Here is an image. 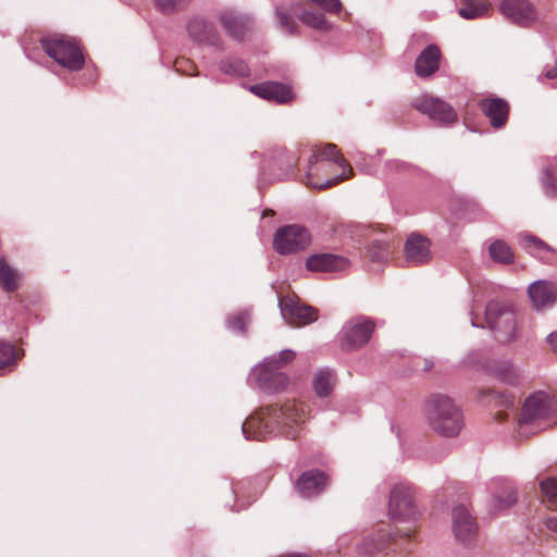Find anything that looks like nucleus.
I'll list each match as a JSON object with an SVG mask.
<instances>
[{"instance_id": "obj_1", "label": "nucleus", "mask_w": 557, "mask_h": 557, "mask_svg": "<svg viewBox=\"0 0 557 557\" xmlns=\"http://www.w3.org/2000/svg\"><path fill=\"white\" fill-rule=\"evenodd\" d=\"M388 515L395 522H405L404 529L380 524L359 545V552L372 555L384 550H405V543H409L417 532L416 521L419 512L414 505L412 490L404 484L395 485L391 491Z\"/></svg>"}, {"instance_id": "obj_2", "label": "nucleus", "mask_w": 557, "mask_h": 557, "mask_svg": "<svg viewBox=\"0 0 557 557\" xmlns=\"http://www.w3.org/2000/svg\"><path fill=\"white\" fill-rule=\"evenodd\" d=\"M309 412V406L297 399L281 406L272 405L249 417L243 423V433L248 440L261 441L276 430L287 438L296 440Z\"/></svg>"}, {"instance_id": "obj_3", "label": "nucleus", "mask_w": 557, "mask_h": 557, "mask_svg": "<svg viewBox=\"0 0 557 557\" xmlns=\"http://www.w3.org/2000/svg\"><path fill=\"white\" fill-rule=\"evenodd\" d=\"M424 416L429 428L445 437L457 436L465 425L461 408L444 394H433L425 400Z\"/></svg>"}, {"instance_id": "obj_4", "label": "nucleus", "mask_w": 557, "mask_h": 557, "mask_svg": "<svg viewBox=\"0 0 557 557\" xmlns=\"http://www.w3.org/2000/svg\"><path fill=\"white\" fill-rule=\"evenodd\" d=\"M309 170L311 173L327 172L329 170L332 172L330 178L315 185L319 189L331 188L350 178L354 174L352 168L338 147L330 141L313 146L309 159Z\"/></svg>"}, {"instance_id": "obj_5", "label": "nucleus", "mask_w": 557, "mask_h": 557, "mask_svg": "<svg viewBox=\"0 0 557 557\" xmlns=\"http://www.w3.org/2000/svg\"><path fill=\"white\" fill-rule=\"evenodd\" d=\"M519 432L527 435L524 428L546 429L557 423V400L544 392L530 395L521 407L517 420Z\"/></svg>"}, {"instance_id": "obj_6", "label": "nucleus", "mask_w": 557, "mask_h": 557, "mask_svg": "<svg viewBox=\"0 0 557 557\" xmlns=\"http://www.w3.org/2000/svg\"><path fill=\"white\" fill-rule=\"evenodd\" d=\"M42 50L61 66L78 71L84 66L85 58L78 44L64 35H53L40 40Z\"/></svg>"}, {"instance_id": "obj_7", "label": "nucleus", "mask_w": 557, "mask_h": 557, "mask_svg": "<svg viewBox=\"0 0 557 557\" xmlns=\"http://www.w3.org/2000/svg\"><path fill=\"white\" fill-rule=\"evenodd\" d=\"M481 326L484 327L483 324ZM485 326L493 332L497 342L510 343L517 336L516 313L508 306L491 301L485 309Z\"/></svg>"}, {"instance_id": "obj_8", "label": "nucleus", "mask_w": 557, "mask_h": 557, "mask_svg": "<svg viewBox=\"0 0 557 557\" xmlns=\"http://www.w3.org/2000/svg\"><path fill=\"white\" fill-rule=\"evenodd\" d=\"M412 108L438 124L451 125L458 120L457 112L448 102L431 95L416 98Z\"/></svg>"}, {"instance_id": "obj_9", "label": "nucleus", "mask_w": 557, "mask_h": 557, "mask_svg": "<svg viewBox=\"0 0 557 557\" xmlns=\"http://www.w3.org/2000/svg\"><path fill=\"white\" fill-rule=\"evenodd\" d=\"M310 240L311 237L307 228L294 224L277 230L273 245L277 252L285 255L304 250L309 246Z\"/></svg>"}, {"instance_id": "obj_10", "label": "nucleus", "mask_w": 557, "mask_h": 557, "mask_svg": "<svg viewBox=\"0 0 557 557\" xmlns=\"http://www.w3.org/2000/svg\"><path fill=\"white\" fill-rule=\"evenodd\" d=\"M374 329L375 324L364 317L351 319L343 329L342 349L351 351L361 348L369 342Z\"/></svg>"}, {"instance_id": "obj_11", "label": "nucleus", "mask_w": 557, "mask_h": 557, "mask_svg": "<svg viewBox=\"0 0 557 557\" xmlns=\"http://www.w3.org/2000/svg\"><path fill=\"white\" fill-rule=\"evenodd\" d=\"M280 308L283 318L290 325L302 326L318 319V310L311 306L300 304L296 295L281 297Z\"/></svg>"}, {"instance_id": "obj_12", "label": "nucleus", "mask_w": 557, "mask_h": 557, "mask_svg": "<svg viewBox=\"0 0 557 557\" xmlns=\"http://www.w3.org/2000/svg\"><path fill=\"white\" fill-rule=\"evenodd\" d=\"M274 361H264L252 370L257 386L267 393H281L289 384L288 376L273 367Z\"/></svg>"}, {"instance_id": "obj_13", "label": "nucleus", "mask_w": 557, "mask_h": 557, "mask_svg": "<svg viewBox=\"0 0 557 557\" xmlns=\"http://www.w3.org/2000/svg\"><path fill=\"white\" fill-rule=\"evenodd\" d=\"M502 14L510 22L527 26L537 18V12L530 0H502Z\"/></svg>"}, {"instance_id": "obj_14", "label": "nucleus", "mask_w": 557, "mask_h": 557, "mask_svg": "<svg viewBox=\"0 0 557 557\" xmlns=\"http://www.w3.org/2000/svg\"><path fill=\"white\" fill-rule=\"evenodd\" d=\"M404 255L411 265H422L432 259L431 242L419 234H411L405 244Z\"/></svg>"}, {"instance_id": "obj_15", "label": "nucleus", "mask_w": 557, "mask_h": 557, "mask_svg": "<svg viewBox=\"0 0 557 557\" xmlns=\"http://www.w3.org/2000/svg\"><path fill=\"white\" fill-rule=\"evenodd\" d=\"M249 90L265 100L288 103L294 95L289 86L277 82H264L249 87Z\"/></svg>"}, {"instance_id": "obj_16", "label": "nucleus", "mask_w": 557, "mask_h": 557, "mask_svg": "<svg viewBox=\"0 0 557 557\" xmlns=\"http://www.w3.org/2000/svg\"><path fill=\"white\" fill-rule=\"evenodd\" d=\"M329 483L324 472L319 470H310L304 472L296 482L297 492L306 498L322 493Z\"/></svg>"}, {"instance_id": "obj_17", "label": "nucleus", "mask_w": 557, "mask_h": 557, "mask_svg": "<svg viewBox=\"0 0 557 557\" xmlns=\"http://www.w3.org/2000/svg\"><path fill=\"white\" fill-rule=\"evenodd\" d=\"M349 262L344 257L333 253H317L306 261V268L311 272H337L348 268Z\"/></svg>"}, {"instance_id": "obj_18", "label": "nucleus", "mask_w": 557, "mask_h": 557, "mask_svg": "<svg viewBox=\"0 0 557 557\" xmlns=\"http://www.w3.org/2000/svg\"><path fill=\"white\" fill-rule=\"evenodd\" d=\"M528 293L535 308L549 307L557 299V284L549 281H537L529 286Z\"/></svg>"}, {"instance_id": "obj_19", "label": "nucleus", "mask_w": 557, "mask_h": 557, "mask_svg": "<svg viewBox=\"0 0 557 557\" xmlns=\"http://www.w3.org/2000/svg\"><path fill=\"white\" fill-rule=\"evenodd\" d=\"M453 531L461 541L470 540L478 531L474 518L465 506H456L453 509Z\"/></svg>"}, {"instance_id": "obj_20", "label": "nucleus", "mask_w": 557, "mask_h": 557, "mask_svg": "<svg viewBox=\"0 0 557 557\" xmlns=\"http://www.w3.org/2000/svg\"><path fill=\"white\" fill-rule=\"evenodd\" d=\"M484 114L490 119L494 128H502L508 120L509 104L500 98H486L480 102Z\"/></svg>"}, {"instance_id": "obj_21", "label": "nucleus", "mask_w": 557, "mask_h": 557, "mask_svg": "<svg viewBox=\"0 0 557 557\" xmlns=\"http://www.w3.org/2000/svg\"><path fill=\"white\" fill-rule=\"evenodd\" d=\"M488 372L496 380L511 386H518L523 382L521 370L508 360L494 361L488 367Z\"/></svg>"}, {"instance_id": "obj_22", "label": "nucleus", "mask_w": 557, "mask_h": 557, "mask_svg": "<svg viewBox=\"0 0 557 557\" xmlns=\"http://www.w3.org/2000/svg\"><path fill=\"white\" fill-rule=\"evenodd\" d=\"M220 22L230 36L242 40L251 29L252 22L250 17L237 15L232 11H225L220 15Z\"/></svg>"}, {"instance_id": "obj_23", "label": "nucleus", "mask_w": 557, "mask_h": 557, "mask_svg": "<svg viewBox=\"0 0 557 557\" xmlns=\"http://www.w3.org/2000/svg\"><path fill=\"white\" fill-rule=\"evenodd\" d=\"M441 57L442 53L437 46H428L416 60V74L420 77H428L434 74L440 67Z\"/></svg>"}, {"instance_id": "obj_24", "label": "nucleus", "mask_w": 557, "mask_h": 557, "mask_svg": "<svg viewBox=\"0 0 557 557\" xmlns=\"http://www.w3.org/2000/svg\"><path fill=\"white\" fill-rule=\"evenodd\" d=\"M187 30L189 36L198 42L214 45L218 41V34L214 27L203 18H191L188 23Z\"/></svg>"}, {"instance_id": "obj_25", "label": "nucleus", "mask_w": 557, "mask_h": 557, "mask_svg": "<svg viewBox=\"0 0 557 557\" xmlns=\"http://www.w3.org/2000/svg\"><path fill=\"white\" fill-rule=\"evenodd\" d=\"M522 242L530 253L541 260L550 261L554 250L546 243L532 235H524Z\"/></svg>"}, {"instance_id": "obj_26", "label": "nucleus", "mask_w": 557, "mask_h": 557, "mask_svg": "<svg viewBox=\"0 0 557 557\" xmlns=\"http://www.w3.org/2000/svg\"><path fill=\"white\" fill-rule=\"evenodd\" d=\"M334 386V376L330 370H320L313 380V388L318 396H329Z\"/></svg>"}, {"instance_id": "obj_27", "label": "nucleus", "mask_w": 557, "mask_h": 557, "mask_svg": "<svg viewBox=\"0 0 557 557\" xmlns=\"http://www.w3.org/2000/svg\"><path fill=\"white\" fill-rule=\"evenodd\" d=\"M0 285L7 292H14L18 287V273L3 259L0 260Z\"/></svg>"}, {"instance_id": "obj_28", "label": "nucleus", "mask_w": 557, "mask_h": 557, "mask_svg": "<svg viewBox=\"0 0 557 557\" xmlns=\"http://www.w3.org/2000/svg\"><path fill=\"white\" fill-rule=\"evenodd\" d=\"M490 256L496 262L505 264L513 262V253L510 247L503 240H495L490 246Z\"/></svg>"}, {"instance_id": "obj_29", "label": "nucleus", "mask_w": 557, "mask_h": 557, "mask_svg": "<svg viewBox=\"0 0 557 557\" xmlns=\"http://www.w3.org/2000/svg\"><path fill=\"white\" fill-rule=\"evenodd\" d=\"M299 20L307 26L318 29V30H326L330 28L329 22L325 20L324 15L314 11H304L299 15Z\"/></svg>"}, {"instance_id": "obj_30", "label": "nucleus", "mask_w": 557, "mask_h": 557, "mask_svg": "<svg viewBox=\"0 0 557 557\" xmlns=\"http://www.w3.org/2000/svg\"><path fill=\"white\" fill-rule=\"evenodd\" d=\"M21 358L14 345L0 342V370L12 367Z\"/></svg>"}, {"instance_id": "obj_31", "label": "nucleus", "mask_w": 557, "mask_h": 557, "mask_svg": "<svg viewBox=\"0 0 557 557\" xmlns=\"http://www.w3.org/2000/svg\"><path fill=\"white\" fill-rule=\"evenodd\" d=\"M540 486L543 500L546 502L550 508H557V480L546 479L541 482Z\"/></svg>"}, {"instance_id": "obj_32", "label": "nucleus", "mask_w": 557, "mask_h": 557, "mask_svg": "<svg viewBox=\"0 0 557 557\" xmlns=\"http://www.w3.org/2000/svg\"><path fill=\"white\" fill-rule=\"evenodd\" d=\"M220 69L226 74L239 77L247 76L249 74L247 64L244 61L237 59L222 62Z\"/></svg>"}, {"instance_id": "obj_33", "label": "nucleus", "mask_w": 557, "mask_h": 557, "mask_svg": "<svg viewBox=\"0 0 557 557\" xmlns=\"http://www.w3.org/2000/svg\"><path fill=\"white\" fill-rule=\"evenodd\" d=\"M250 322V314L247 311H238L231 314L227 319L228 327L234 332L244 333L248 323Z\"/></svg>"}, {"instance_id": "obj_34", "label": "nucleus", "mask_w": 557, "mask_h": 557, "mask_svg": "<svg viewBox=\"0 0 557 557\" xmlns=\"http://www.w3.org/2000/svg\"><path fill=\"white\" fill-rule=\"evenodd\" d=\"M190 0H154L158 9L163 13H173L182 10Z\"/></svg>"}, {"instance_id": "obj_35", "label": "nucleus", "mask_w": 557, "mask_h": 557, "mask_svg": "<svg viewBox=\"0 0 557 557\" xmlns=\"http://www.w3.org/2000/svg\"><path fill=\"white\" fill-rule=\"evenodd\" d=\"M517 500L516 492L511 488L504 491L503 494L497 495L494 499V506L498 509H504L512 506Z\"/></svg>"}, {"instance_id": "obj_36", "label": "nucleus", "mask_w": 557, "mask_h": 557, "mask_svg": "<svg viewBox=\"0 0 557 557\" xmlns=\"http://www.w3.org/2000/svg\"><path fill=\"white\" fill-rule=\"evenodd\" d=\"M174 67L177 72L186 76H194L197 74V67L193 61L186 58H178L174 62Z\"/></svg>"}, {"instance_id": "obj_37", "label": "nucleus", "mask_w": 557, "mask_h": 557, "mask_svg": "<svg viewBox=\"0 0 557 557\" xmlns=\"http://www.w3.org/2000/svg\"><path fill=\"white\" fill-rule=\"evenodd\" d=\"M485 10V3H481L479 5L468 4L467 7L461 8L459 13L462 17L470 20L481 16Z\"/></svg>"}, {"instance_id": "obj_38", "label": "nucleus", "mask_w": 557, "mask_h": 557, "mask_svg": "<svg viewBox=\"0 0 557 557\" xmlns=\"http://www.w3.org/2000/svg\"><path fill=\"white\" fill-rule=\"evenodd\" d=\"M280 18V25L283 30L289 35L297 34L298 26L296 22L285 12H277Z\"/></svg>"}, {"instance_id": "obj_39", "label": "nucleus", "mask_w": 557, "mask_h": 557, "mask_svg": "<svg viewBox=\"0 0 557 557\" xmlns=\"http://www.w3.org/2000/svg\"><path fill=\"white\" fill-rule=\"evenodd\" d=\"M295 352L293 350H283L278 357H273V358H270V359H267L265 361H272V360H276V362L274 361L273 362V367L276 368V369H280L284 366H286L287 363L292 362L295 358Z\"/></svg>"}, {"instance_id": "obj_40", "label": "nucleus", "mask_w": 557, "mask_h": 557, "mask_svg": "<svg viewBox=\"0 0 557 557\" xmlns=\"http://www.w3.org/2000/svg\"><path fill=\"white\" fill-rule=\"evenodd\" d=\"M495 399L498 400L499 405L504 406L506 409H513L516 406L515 396L511 394H499L493 393Z\"/></svg>"}, {"instance_id": "obj_41", "label": "nucleus", "mask_w": 557, "mask_h": 557, "mask_svg": "<svg viewBox=\"0 0 557 557\" xmlns=\"http://www.w3.org/2000/svg\"><path fill=\"white\" fill-rule=\"evenodd\" d=\"M375 247H376V244H373V247L369 250V253L373 260L381 261L387 256L388 249L386 247L383 248L381 245H379L377 247L381 251L379 253H376V252L372 251Z\"/></svg>"}, {"instance_id": "obj_42", "label": "nucleus", "mask_w": 557, "mask_h": 557, "mask_svg": "<svg viewBox=\"0 0 557 557\" xmlns=\"http://www.w3.org/2000/svg\"><path fill=\"white\" fill-rule=\"evenodd\" d=\"M545 525L550 531L557 532V516L549 517L545 520Z\"/></svg>"}, {"instance_id": "obj_43", "label": "nucleus", "mask_w": 557, "mask_h": 557, "mask_svg": "<svg viewBox=\"0 0 557 557\" xmlns=\"http://www.w3.org/2000/svg\"><path fill=\"white\" fill-rule=\"evenodd\" d=\"M547 343L550 347V349L554 351V352H557V332L555 333H552L548 337H547Z\"/></svg>"}, {"instance_id": "obj_44", "label": "nucleus", "mask_w": 557, "mask_h": 557, "mask_svg": "<svg viewBox=\"0 0 557 557\" xmlns=\"http://www.w3.org/2000/svg\"><path fill=\"white\" fill-rule=\"evenodd\" d=\"M507 418H508V413H507L505 410H499V411H497V413H496V419H497L499 422L507 420Z\"/></svg>"}, {"instance_id": "obj_45", "label": "nucleus", "mask_w": 557, "mask_h": 557, "mask_svg": "<svg viewBox=\"0 0 557 557\" xmlns=\"http://www.w3.org/2000/svg\"><path fill=\"white\" fill-rule=\"evenodd\" d=\"M545 76L548 78V79H553L555 77H557V65L552 69V70H548L546 73H545Z\"/></svg>"}, {"instance_id": "obj_46", "label": "nucleus", "mask_w": 557, "mask_h": 557, "mask_svg": "<svg viewBox=\"0 0 557 557\" xmlns=\"http://www.w3.org/2000/svg\"><path fill=\"white\" fill-rule=\"evenodd\" d=\"M274 214V211L271 210V209H265L262 213V216L265 218V216H270V215H273Z\"/></svg>"}, {"instance_id": "obj_47", "label": "nucleus", "mask_w": 557, "mask_h": 557, "mask_svg": "<svg viewBox=\"0 0 557 557\" xmlns=\"http://www.w3.org/2000/svg\"><path fill=\"white\" fill-rule=\"evenodd\" d=\"M472 325L479 326L480 324L476 321H472Z\"/></svg>"}]
</instances>
